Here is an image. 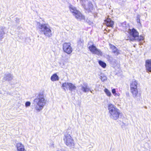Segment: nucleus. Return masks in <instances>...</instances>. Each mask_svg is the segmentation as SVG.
Instances as JSON below:
<instances>
[{"mask_svg": "<svg viewBox=\"0 0 151 151\" xmlns=\"http://www.w3.org/2000/svg\"><path fill=\"white\" fill-rule=\"evenodd\" d=\"M34 102L35 109L37 112H38L44 108L46 104V100L45 99L43 94L40 93L37 97L34 99Z\"/></svg>", "mask_w": 151, "mask_h": 151, "instance_id": "1", "label": "nucleus"}, {"mask_svg": "<svg viewBox=\"0 0 151 151\" xmlns=\"http://www.w3.org/2000/svg\"><path fill=\"white\" fill-rule=\"evenodd\" d=\"M37 26L41 34L44 35L45 36L48 37L52 36L51 27L48 24H41L40 22H37Z\"/></svg>", "mask_w": 151, "mask_h": 151, "instance_id": "2", "label": "nucleus"}, {"mask_svg": "<svg viewBox=\"0 0 151 151\" xmlns=\"http://www.w3.org/2000/svg\"><path fill=\"white\" fill-rule=\"evenodd\" d=\"M108 106L110 117L114 120H117L120 114L119 110L115 106L111 104H109Z\"/></svg>", "mask_w": 151, "mask_h": 151, "instance_id": "3", "label": "nucleus"}, {"mask_svg": "<svg viewBox=\"0 0 151 151\" xmlns=\"http://www.w3.org/2000/svg\"><path fill=\"white\" fill-rule=\"evenodd\" d=\"M139 85L138 81L135 80H133L130 83V92L132 94V96L134 98L138 96Z\"/></svg>", "mask_w": 151, "mask_h": 151, "instance_id": "4", "label": "nucleus"}, {"mask_svg": "<svg viewBox=\"0 0 151 151\" xmlns=\"http://www.w3.org/2000/svg\"><path fill=\"white\" fill-rule=\"evenodd\" d=\"M63 140L65 144L70 149L74 147V141L70 134L67 132H65L63 137Z\"/></svg>", "mask_w": 151, "mask_h": 151, "instance_id": "5", "label": "nucleus"}, {"mask_svg": "<svg viewBox=\"0 0 151 151\" xmlns=\"http://www.w3.org/2000/svg\"><path fill=\"white\" fill-rule=\"evenodd\" d=\"M69 9L76 18L77 19L81 20L85 19V16L80 11L77 10L76 8L74 6L70 5L69 6Z\"/></svg>", "mask_w": 151, "mask_h": 151, "instance_id": "6", "label": "nucleus"}, {"mask_svg": "<svg viewBox=\"0 0 151 151\" xmlns=\"http://www.w3.org/2000/svg\"><path fill=\"white\" fill-rule=\"evenodd\" d=\"M88 48L93 54L100 56H102L103 55L102 52L101 50L100 49H97L93 44L90 45L88 46Z\"/></svg>", "mask_w": 151, "mask_h": 151, "instance_id": "7", "label": "nucleus"}, {"mask_svg": "<svg viewBox=\"0 0 151 151\" xmlns=\"http://www.w3.org/2000/svg\"><path fill=\"white\" fill-rule=\"evenodd\" d=\"M78 91L81 94H82L83 92L86 93L89 92L90 91V88L87 83H84L83 84H81L78 87Z\"/></svg>", "mask_w": 151, "mask_h": 151, "instance_id": "8", "label": "nucleus"}, {"mask_svg": "<svg viewBox=\"0 0 151 151\" xmlns=\"http://www.w3.org/2000/svg\"><path fill=\"white\" fill-rule=\"evenodd\" d=\"M63 50L65 52L68 54H70L73 51L71 44L70 43H64L63 45Z\"/></svg>", "mask_w": 151, "mask_h": 151, "instance_id": "9", "label": "nucleus"}, {"mask_svg": "<svg viewBox=\"0 0 151 151\" xmlns=\"http://www.w3.org/2000/svg\"><path fill=\"white\" fill-rule=\"evenodd\" d=\"M129 35L133 37L132 39H130L132 41L136 40L137 37L138 36L139 32L137 31L136 29L134 28H133L132 29H129V30L127 31Z\"/></svg>", "mask_w": 151, "mask_h": 151, "instance_id": "10", "label": "nucleus"}, {"mask_svg": "<svg viewBox=\"0 0 151 151\" xmlns=\"http://www.w3.org/2000/svg\"><path fill=\"white\" fill-rule=\"evenodd\" d=\"M14 76L12 74L9 73H6L4 74L3 78V81H7L10 83V82L13 80Z\"/></svg>", "mask_w": 151, "mask_h": 151, "instance_id": "11", "label": "nucleus"}, {"mask_svg": "<svg viewBox=\"0 0 151 151\" xmlns=\"http://www.w3.org/2000/svg\"><path fill=\"white\" fill-rule=\"evenodd\" d=\"M145 66L147 72H151V59H148L145 61Z\"/></svg>", "mask_w": 151, "mask_h": 151, "instance_id": "12", "label": "nucleus"}, {"mask_svg": "<svg viewBox=\"0 0 151 151\" xmlns=\"http://www.w3.org/2000/svg\"><path fill=\"white\" fill-rule=\"evenodd\" d=\"M110 48L112 50V52L115 55H117L120 54V50H118L116 47L111 44H109Z\"/></svg>", "mask_w": 151, "mask_h": 151, "instance_id": "13", "label": "nucleus"}, {"mask_svg": "<svg viewBox=\"0 0 151 151\" xmlns=\"http://www.w3.org/2000/svg\"><path fill=\"white\" fill-rule=\"evenodd\" d=\"M121 27L122 30L125 32H127L129 30V24L126 22H124L121 24Z\"/></svg>", "mask_w": 151, "mask_h": 151, "instance_id": "14", "label": "nucleus"}, {"mask_svg": "<svg viewBox=\"0 0 151 151\" xmlns=\"http://www.w3.org/2000/svg\"><path fill=\"white\" fill-rule=\"evenodd\" d=\"M104 23L107 27H113L114 22L112 21L110 18H108L104 20Z\"/></svg>", "mask_w": 151, "mask_h": 151, "instance_id": "15", "label": "nucleus"}, {"mask_svg": "<svg viewBox=\"0 0 151 151\" xmlns=\"http://www.w3.org/2000/svg\"><path fill=\"white\" fill-rule=\"evenodd\" d=\"M17 146V151H26L25 150L24 145L21 143H18Z\"/></svg>", "mask_w": 151, "mask_h": 151, "instance_id": "16", "label": "nucleus"}, {"mask_svg": "<svg viewBox=\"0 0 151 151\" xmlns=\"http://www.w3.org/2000/svg\"><path fill=\"white\" fill-rule=\"evenodd\" d=\"M82 5L83 6L84 8L88 11V12H91L93 8V5L90 3H88L87 7L85 6L84 4L83 5L82 4Z\"/></svg>", "mask_w": 151, "mask_h": 151, "instance_id": "17", "label": "nucleus"}, {"mask_svg": "<svg viewBox=\"0 0 151 151\" xmlns=\"http://www.w3.org/2000/svg\"><path fill=\"white\" fill-rule=\"evenodd\" d=\"M144 38L143 36L142 35L139 36V35L137 37L136 40L137 41L139 42V44L140 45H142L144 42Z\"/></svg>", "mask_w": 151, "mask_h": 151, "instance_id": "18", "label": "nucleus"}, {"mask_svg": "<svg viewBox=\"0 0 151 151\" xmlns=\"http://www.w3.org/2000/svg\"><path fill=\"white\" fill-rule=\"evenodd\" d=\"M51 80L52 81H58L59 80V77L56 74H53L51 77Z\"/></svg>", "mask_w": 151, "mask_h": 151, "instance_id": "19", "label": "nucleus"}, {"mask_svg": "<svg viewBox=\"0 0 151 151\" xmlns=\"http://www.w3.org/2000/svg\"><path fill=\"white\" fill-rule=\"evenodd\" d=\"M68 86V88L70 91H72L73 90L76 89V86L71 83H69Z\"/></svg>", "mask_w": 151, "mask_h": 151, "instance_id": "20", "label": "nucleus"}, {"mask_svg": "<svg viewBox=\"0 0 151 151\" xmlns=\"http://www.w3.org/2000/svg\"><path fill=\"white\" fill-rule=\"evenodd\" d=\"M5 32L4 31V28H2L0 30V40H1L4 38V35Z\"/></svg>", "mask_w": 151, "mask_h": 151, "instance_id": "21", "label": "nucleus"}, {"mask_svg": "<svg viewBox=\"0 0 151 151\" xmlns=\"http://www.w3.org/2000/svg\"><path fill=\"white\" fill-rule=\"evenodd\" d=\"M69 83L68 82H65L62 84V87L63 88L65 91V88L67 89L68 88Z\"/></svg>", "mask_w": 151, "mask_h": 151, "instance_id": "22", "label": "nucleus"}, {"mask_svg": "<svg viewBox=\"0 0 151 151\" xmlns=\"http://www.w3.org/2000/svg\"><path fill=\"white\" fill-rule=\"evenodd\" d=\"M99 63L100 66L104 68H105L106 66V63L101 60H99Z\"/></svg>", "mask_w": 151, "mask_h": 151, "instance_id": "23", "label": "nucleus"}, {"mask_svg": "<svg viewBox=\"0 0 151 151\" xmlns=\"http://www.w3.org/2000/svg\"><path fill=\"white\" fill-rule=\"evenodd\" d=\"M104 92L105 93L107 96L110 97L111 96V92L107 88H105L104 90Z\"/></svg>", "mask_w": 151, "mask_h": 151, "instance_id": "24", "label": "nucleus"}, {"mask_svg": "<svg viewBox=\"0 0 151 151\" xmlns=\"http://www.w3.org/2000/svg\"><path fill=\"white\" fill-rule=\"evenodd\" d=\"M100 78L102 81H104L107 80L106 77L103 74H101L100 76Z\"/></svg>", "mask_w": 151, "mask_h": 151, "instance_id": "25", "label": "nucleus"}, {"mask_svg": "<svg viewBox=\"0 0 151 151\" xmlns=\"http://www.w3.org/2000/svg\"><path fill=\"white\" fill-rule=\"evenodd\" d=\"M31 105V103L29 101H27L25 103V106L26 107L29 106Z\"/></svg>", "mask_w": 151, "mask_h": 151, "instance_id": "26", "label": "nucleus"}, {"mask_svg": "<svg viewBox=\"0 0 151 151\" xmlns=\"http://www.w3.org/2000/svg\"><path fill=\"white\" fill-rule=\"evenodd\" d=\"M112 93L114 95V94H115L116 93L115 89L114 88L112 89Z\"/></svg>", "mask_w": 151, "mask_h": 151, "instance_id": "27", "label": "nucleus"}, {"mask_svg": "<svg viewBox=\"0 0 151 151\" xmlns=\"http://www.w3.org/2000/svg\"><path fill=\"white\" fill-rule=\"evenodd\" d=\"M136 21L137 23H138L139 25H141V24L140 22V19H136Z\"/></svg>", "mask_w": 151, "mask_h": 151, "instance_id": "28", "label": "nucleus"}, {"mask_svg": "<svg viewBox=\"0 0 151 151\" xmlns=\"http://www.w3.org/2000/svg\"><path fill=\"white\" fill-rule=\"evenodd\" d=\"M140 16L139 14H138L137 17V19H140Z\"/></svg>", "mask_w": 151, "mask_h": 151, "instance_id": "29", "label": "nucleus"}, {"mask_svg": "<svg viewBox=\"0 0 151 151\" xmlns=\"http://www.w3.org/2000/svg\"><path fill=\"white\" fill-rule=\"evenodd\" d=\"M119 93H116L115 94H114V96H119Z\"/></svg>", "mask_w": 151, "mask_h": 151, "instance_id": "30", "label": "nucleus"}, {"mask_svg": "<svg viewBox=\"0 0 151 151\" xmlns=\"http://www.w3.org/2000/svg\"><path fill=\"white\" fill-rule=\"evenodd\" d=\"M86 22H87V23H88V24H91V23H92L91 22L89 21L88 20H86Z\"/></svg>", "mask_w": 151, "mask_h": 151, "instance_id": "31", "label": "nucleus"}, {"mask_svg": "<svg viewBox=\"0 0 151 151\" xmlns=\"http://www.w3.org/2000/svg\"><path fill=\"white\" fill-rule=\"evenodd\" d=\"M90 91L91 93H93L92 91L91 90L90 91Z\"/></svg>", "mask_w": 151, "mask_h": 151, "instance_id": "32", "label": "nucleus"}, {"mask_svg": "<svg viewBox=\"0 0 151 151\" xmlns=\"http://www.w3.org/2000/svg\"><path fill=\"white\" fill-rule=\"evenodd\" d=\"M7 94H9V95H10V93H8Z\"/></svg>", "mask_w": 151, "mask_h": 151, "instance_id": "33", "label": "nucleus"}, {"mask_svg": "<svg viewBox=\"0 0 151 151\" xmlns=\"http://www.w3.org/2000/svg\"><path fill=\"white\" fill-rule=\"evenodd\" d=\"M81 1H82L83 0H81Z\"/></svg>", "mask_w": 151, "mask_h": 151, "instance_id": "34", "label": "nucleus"}]
</instances>
